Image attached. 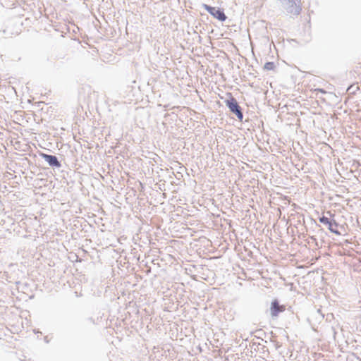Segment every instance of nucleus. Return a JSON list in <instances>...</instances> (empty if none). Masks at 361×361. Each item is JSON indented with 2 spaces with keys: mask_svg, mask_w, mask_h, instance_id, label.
<instances>
[{
  "mask_svg": "<svg viewBox=\"0 0 361 361\" xmlns=\"http://www.w3.org/2000/svg\"><path fill=\"white\" fill-rule=\"evenodd\" d=\"M283 7L286 14L290 17L297 16L302 10L301 0H286Z\"/></svg>",
  "mask_w": 361,
  "mask_h": 361,
  "instance_id": "f257e3e1",
  "label": "nucleus"
},
{
  "mask_svg": "<svg viewBox=\"0 0 361 361\" xmlns=\"http://www.w3.org/2000/svg\"><path fill=\"white\" fill-rule=\"evenodd\" d=\"M230 99L226 101V104L230 109V111L237 116L238 118L240 121L243 120V115L242 111H240V108L236 101V99L230 94Z\"/></svg>",
  "mask_w": 361,
  "mask_h": 361,
  "instance_id": "f03ea898",
  "label": "nucleus"
},
{
  "mask_svg": "<svg viewBox=\"0 0 361 361\" xmlns=\"http://www.w3.org/2000/svg\"><path fill=\"white\" fill-rule=\"evenodd\" d=\"M203 7L207 10L214 18L220 21H225L226 16L223 11L219 8L204 4Z\"/></svg>",
  "mask_w": 361,
  "mask_h": 361,
  "instance_id": "7ed1b4c3",
  "label": "nucleus"
},
{
  "mask_svg": "<svg viewBox=\"0 0 361 361\" xmlns=\"http://www.w3.org/2000/svg\"><path fill=\"white\" fill-rule=\"evenodd\" d=\"M286 310V306L280 305L277 300H274L271 303L270 313L272 317H277L279 313Z\"/></svg>",
  "mask_w": 361,
  "mask_h": 361,
  "instance_id": "20e7f679",
  "label": "nucleus"
},
{
  "mask_svg": "<svg viewBox=\"0 0 361 361\" xmlns=\"http://www.w3.org/2000/svg\"><path fill=\"white\" fill-rule=\"evenodd\" d=\"M319 221L325 225L328 226L329 231L336 235H340V233L336 229L338 226V224L335 221H331L329 218L322 216L319 219Z\"/></svg>",
  "mask_w": 361,
  "mask_h": 361,
  "instance_id": "39448f33",
  "label": "nucleus"
},
{
  "mask_svg": "<svg viewBox=\"0 0 361 361\" xmlns=\"http://www.w3.org/2000/svg\"><path fill=\"white\" fill-rule=\"evenodd\" d=\"M42 156L49 164V165L54 166L56 167L60 166V163L55 156L49 155L46 154H42Z\"/></svg>",
  "mask_w": 361,
  "mask_h": 361,
  "instance_id": "423d86ee",
  "label": "nucleus"
},
{
  "mask_svg": "<svg viewBox=\"0 0 361 361\" xmlns=\"http://www.w3.org/2000/svg\"><path fill=\"white\" fill-rule=\"evenodd\" d=\"M275 68V64L273 62H267L264 66V69L266 71H272Z\"/></svg>",
  "mask_w": 361,
  "mask_h": 361,
  "instance_id": "0eeeda50",
  "label": "nucleus"
},
{
  "mask_svg": "<svg viewBox=\"0 0 361 361\" xmlns=\"http://www.w3.org/2000/svg\"><path fill=\"white\" fill-rule=\"evenodd\" d=\"M314 92H321V93H323V94H326V92L325 90H324L323 89H314L313 90Z\"/></svg>",
  "mask_w": 361,
  "mask_h": 361,
  "instance_id": "6e6552de",
  "label": "nucleus"
},
{
  "mask_svg": "<svg viewBox=\"0 0 361 361\" xmlns=\"http://www.w3.org/2000/svg\"><path fill=\"white\" fill-rule=\"evenodd\" d=\"M356 69L357 70H355V72L358 73V74H360L361 73V66L357 67Z\"/></svg>",
  "mask_w": 361,
  "mask_h": 361,
  "instance_id": "1a4fd4ad",
  "label": "nucleus"
}]
</instances>
